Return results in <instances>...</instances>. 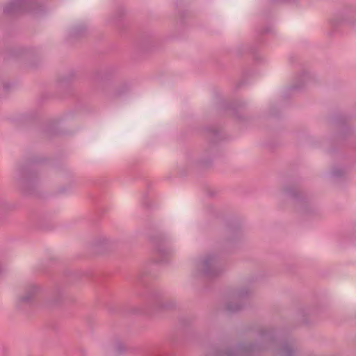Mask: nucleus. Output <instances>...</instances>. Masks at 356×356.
I'll list each match as a JSON object with an SVG mask.
<instances>
[{
	"mask_svg": "<svg viewBox=\"0 0 356 356\" xmlns=\"http://www.w3.org/2000/svg\"><path fill=\"white\" fill-rule=\"evenodd\" d=\"M270 114H271L272 115H274V113H273L272 111H270Z\"/></svg>",
	"mask_w": 356,
	"mask_h": 356,
	"instance_id": "22",
	"label": "nucleus"
},
{
	"mask_svg": "<svg viewBox=\"0 0 356 356\" xmlns=\"http://www.w3.org/2000/svg\"><path fill=\"white\" fill-rule=\"evenodd\" d=\"M311 76L307 71H302L298 74L291 83L289 89L292 91L300 90L309 82Z\"/></svg>",
	"mask_w": 356,
	"mask_h": 356,
	"instance_id": "6",
	"label": "nucleus"
},
{
	"mask_svg": "<svg viewBox=\"0 0 356 356\" xmlns=\"http://www.w3.org/2000/svg\"><path fill=\"white\" fill-rule=\"evenodd\" d=\"M296 350L291 341H285L282 343V348L280 351L281 356H294Z\"/></svg>",
	"mask_w": 356,
	"mask_h": 356,
	"instance_id": "9",
	"label": "nucleus"
},
{
	"mask_svg": "<svg viewBox=\"0 0 356 356\" xmlns=\"http://www.w3.org/2000/svg\"><path fill=\"white\" fill-rule=\"evenodd\" d=\"M250 293V288L247 285L234 290L225 306V310L228 313H235L240 311L245 305V299Z\"/></svg>",
	"mask_w": 356,
	"mask_h": 356,
	"instance_id": "3",
	"label": "nucleus"
},
{
	"mask_svg": "<svg viewBox=\"0 0 356 356\" xmlns=\"http://www.w3.org/2000/svg\"><path fill=\"white\" fill-rule=\"evenodd\" d=\"M112 348L115 354L120 355L124 352L126 347L124 343L118 339L113 341Z\"/></svg>",
	"mask_w": 356,
	"mask_h": 356,
	"instance_id": "12",
	"label": "nucleus"
},
{
	"mask_svg": "<svg viewBox=\"0 0 356 356\" xmlns=\"http://www.w3.org/2000/svg\"><path fill=\"white\" fill-rule=\"evenodd\" d=\"M186 163L189 168H206L211 163V158L210 156L205 157L202 156L198 159H195L192 156H188Z\"/></svg>",
	"mask_w": 356,
	"mask_h": 356,
	"instance_id": "7",
	"label": "nucleus"
},
{
	"mask_svg": "<svg viewBox=\"0 0 356 356\" xmlns=\"http://www.w3.org/2000/svg\"><path fill=\"white\" fill-rule=\"evenodd\" d=\"M225 270L224 266L215 254H207L193 261L192 275L194 277L204 276L214 278L221 275Z\"/></svg>",
	"mask_w": 356,
	"mask_h": 356,
	"instance_id": "1",
	"label": "nucleus"
},
{
	"mask_svg": "<svg viewBox=\"0 0 356 356\" xmlns=\"http://www.w3.org/2000/svg\"><path fill=\"white\" fill-rule=\"evenodd\" d=\"M299 211L302 214H306L312 211V209L307 205H302L299 208Z\"/></svg>",
	"mask_w": 356,
	"mask_h": 356,
	"instance_id": "16",
	"label": "nucleus"
},
{
	"mask_svg": "<svg viewBox=\"0 0 356 356\" xmlns=\"http://www.w3.org/2000/svg\"><path fill=\"white\" fill-rule=\"evenodd\" d=\"M86 29L87 27L85 24H76L70 29V35L72 37L79 36L86 32Z\"/></svg>",
	"mask_w": 356,
	"mask_h": 356,
	"instance_id": "11",
	"label": "nucleus"
},
{
	"mask_svg": "<svg viewBox=\"0 0 356 356\" xmlns=\"http://www.w3.org/2000/svg\"><path fill=\"white\" fill-rule=\"evenodd\" d=\"M355 229H356V224H355Z\"/></svg>",
	"mask_w": 356,
	"mask_h": 356,
	"instance_id": "23",
	"label": "nucleus"
},
{
	"mask_svg": "<svg viewBox=\"0 0 356 356\" xmlns=\"http://www.w3.org/2000/svg\"><path fill=\"white\" fill-rule=\"evenodd\" d=\"M155 251L156 254L161 257L160 259H156L154 261V263L156 264H161L164 262L165 261L163 257L168 255L170 252L168 248L164 247L162 245H158L155 248Z\"/></svg>",
	"mask_w": 356,
	"mask_h": 356,
	"instance_id": "10",
	"label": "nucleus"
},
{
	"mask_svg": "<svg viewBox=\"0 0 356 356\" xmlns=\"http://www.w3.org/2000/svg\"><path fill=\"white\" fill-rule=\"evenodd\" d=\"M346 175V170L341 167H335L331 172V176L335 179L343 177Z\"/></svg>",
	"mask_w": 356,
	"mask_h": 356,
	"instance_id": "14",
	"label": "nucleus"
},
{
	"mask_svg": "<svg viewBox=\"0 0 356 356\" xmlns=\"http://www.w3.org/2000/svg\"><path fill=\"white\" fill-rule=\"evenodd\" d=\"M161 306L163 308H172L175 306V302L173 300H170L165 303L161 304Z\"/></svg>",
	"mask_w": 356,
	"mask_h": 356,
	"instance_id": "17",
	"label": "nucleus"
},
{
	"mask_svg": "<svg viewBox=\"0 0 356 356\" xmlns=\"http://www.w3.org/2000/svg\"><path fill=\"white\" fill-rule=\"evenodd\" d=\"M3 87L5 90H8L9 88H10V84L9 83H4L3 85Z\"/></svg>",
	"mask_w": 356,
	"mask_h": 356,
	"instance_id": "18",
	"label": "nucleus"
},
{
	"mask_svg": "<svg viewBox=\"0 0 356 356\" xmlns=\"http://www.w3.org/2000/svg\"><path fill=\"white\" fill-rule=\"evenodd\" d=\"M44 287L39 283L31 282L24 286L23 293L19 294L15 300V305L22 309L24 305H29L42 293Z\"/></svg>",
	"mask_w": 356,
	"mask_h": 356,
	"instance_id": "2",
	"label": "nucleus"
},
{
	"mask_svg": "<svg viewBox=\"0 0 356 356\" xmlns=\"http://www.w3.org/2000/svg\"><path fill=\"white\" fill-rule=\"evenodd\" d=\"M291 195L293 197H296V193H291Z\"/></svg>",
	"mask_w": 356,
	"mask_h": 356,
	"instance_id": "19",
	"label": "nucleus"
},
{
	"mask_svg": "<svg viewBox=\"0 0 356 356\" xmlns=\"http://www.w3.org/2000/svg\"><path fill=\"white\" fill-rule=\"evenodd\" d=\"M124 14V11L122 9L117 11V13L108 19V23L117 24Z\"/></svg>",
	"mask_w": 356,
	"mask_h": 356,
	"instance_id": "15",
	"label": "nucleus"
},
{
	"mask_svg": "<svg viewBox=\"0 0 356 356\" xmlns=\"http://www.w3.org/2000/svg\"><path fill=\"white\" fill-rule=\"evenodd\" d=\"M264 31H265L266 33H268V32H270V30L269 29H265V30H264Z\"/></svg>",
	"mask_w": 356,
	"mask_h": 356,
	"instance_id": "20",
	"label": "nucleus"
},
{
	"mask_svg": "<svg viewBox=\"0 0 356 356\" xmlns=\"http://www.w3.org/2000/svg\"><path fill=\"white\" fill-rule=\"evenodd\" d=\"M65 287L62 284H56L51 291L50 298L54 303H58L65 298Z\"/></svg>",
	"mask_w": 356,
	"mask_h": 356,
	"instance_id": "8",
	"label": "nucleus"
},
{
	"mask_svg": "<svg viewBox=\"0 0 356 356\" xmlns=\"http://www.w3.org/2000/svg\"><path fill=\"white\" fill-rule=\"evenodd\" d=\"M15 177L24 188L31 187L36 181V174L27 165L17 168Z\"/></svg>",
	"mask_w": 356,
	"mask_h": 356,
	"instance_id": "5",
	"label": "nucleus"
},
{
	"mask_svg": "<svg viewBox=\"0 0 356 356\" xmlns=\"http://www.w3.org/2000/svg\"><path fill=\"white\" fill-rule=\"evenodd\" d=\"M207 136L213 142L220 139V131L215 127L206 128Z\"/></svg>",
	"mask_w": 356,
	"mask_h": 356,
	"instance_id": "13",
	"label": "nucleus"
},
{
	"mask_svg": "<svg viewBox=\"0 0 356 356\" xmlns=\"http://www.w3.org/2000/svg\"><path fill=\"white\" fill-rule=\"evenodd\" d=\"M3 13L13 15L22 12H33L32 0H12L3 7Z\"/></svg>",
	"mask_w": 356,
	"mask_h": 356,
	"instance_id": "4",
	"label": "nucleus"
},
{
	"mask_svg": "<svg viewBox=\"0 0 356 356\" xmlns=\"http://www.w3.org/2000/svg\"><path fill=\"white\" fill-rule=\"evenodd\" d=\"M250 282H251L250 280L247 281L248 284L250 283Z\"/></svg>",
	"mask_w": 356,
	"mask_h": 356,
	"instance_id": "21",
	"label": "nucleus"
}]
</instances>
